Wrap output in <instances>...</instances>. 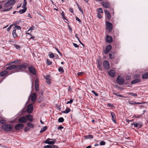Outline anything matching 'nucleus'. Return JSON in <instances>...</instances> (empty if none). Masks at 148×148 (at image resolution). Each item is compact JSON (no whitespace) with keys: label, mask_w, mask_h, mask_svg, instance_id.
I'll return each mask as SVG.
<instances>
[{"label":"nucleus","mask_w":148,"mask_h":148,"mask_svg":"<svg viewBox=\"0 0 148 148\" xmlns=\"http://www.w3.org/2000/svg\"><path fill=\"white\" fill-rule=\"evenodd\" d=\"M27 66V64L25 63L18 65H13L7 67L6 69L13 70L14 72H18L25 69Z\"/></svg>","instance_id":"nucleus-1"},{"label":"nucleus","mask_w":148,"mask_h":148,"mask_svg":"<svg viewBox=\"0 0 148 148\" xmlns=\"http://www.w3.org/2000/svg\"><path fill=\"white\" fill-rule=\"evenodd\" d=\"M16 2L15 0H8L4 5V10L2 11L3 12L8 11L12 8V5Z\"/></svg>","instance_id":"nucleus-2"},{"label":"nucleus","mask_w":148,"mask_h":148,"mask_svg":"<svg viewBox=\"0 0 148 148\" xmlns=\"http://www.w3.org/2000/svg\"><path fill=\"white\" fill-rule=\"evenodd\" d=\"M21 33V27L18 25H16L12 31V34L14 38H16Z\"/></svg>","instance_id":"nucleus-3"},{"label":"nucleus","mask_w":148,"mask_h":148,"mask_svg":"<svg viewBox=\"0 0 148 148\" xmlns=\"http://www.w3.org/2000/svg\"><path fill=\"white\" fill-rule=\"evenodd\" d=\"M2 129L6 132L10 131L12 129V126L10 124H4L1 126Z\"/></svg>","instance_id":"nucleus-4"},{"label":"nucleus","mask_w":148,"mask_h":148,"mask_svg":"<svg viewBox=\"0 0 148 148\" xmlns=\"http://www.w3.org/2000/svg\"><path fill=\"white\" fill-rule=\"evenodd\" d=\"M116 81L117 84L121 85L124 83V79L121 77L119 76L116 79Z\"/></svg>","instance_id":"nucleus-5"},{"label":"nucleus","mask_w":148,"mask_h":148,"mask_svg":"<svg viewBox=\"0 0 148 148\" xmlns=\"http://www.w3.org/2000/svg\"><path fill=\"white\" fill-rule=\"evenodd\" d=\"M106 29H108L109 31L110 32L112 29V25L110 22L107 21L106 22Z\"/></svg>","instance_id":"nucleus-6"},{"label":"nucleus","mask_w":148,"mask_h":148,"mask_svg":"<svg viewBox=\"0 0 148 148\" xmlns=\"http://www.w3.org/2000/svg\"><path fill=\"white\" fill-rule=\"evenodd\" d=\"M53 140V139L48 138L47 139L45 140V143L49 145H53L55 143V142L56 141V139H53V141H49V140Z\"/></svg>","instance_id":"nucleus-7"},{"label":"nucleus","mask_w":148,"mask_h":148,"mask_svg":"<svg viewBox=\"0 0 148 148\" xmlns=\"http://www.w3.org/2000/svg\"><path fill=\"white\" fill-rule=\"evenodd\" d=\"M33 111V106L32 104H29L27 107V111L29 113H32Z\"/></svg>","instance_id":"nucleus-8"},{"label":"nucleus","mask_w":148,"mask_h":148,"mask_svg":"<svg viewBox=\"0 0 148 148\" xmlns=\"http://www.w3.org/2000/svg\"><path fill=\"white\" fill-rule=\"evenodd\" d=\"M131 124L134 125V127H137L138 128H141L142 126V124L141 123L134 122Z\"/></svg>","instance_id":"nucleus-9"},{"label":"nucleus","mask_w":148,"mask_h":148,"mask_svg":"<svg viewBox=\"0 0 148 148\" xmlns=\"http://www.w3.org/2000/svg\"><path fill=\"white\" fill-rule=\"evenodd\" d=\"M103 65L104 68L106 69H108L109 68V62L107 60H105L103 63Z\"/></svg>","instance_id":"nucleus-10"},{"label":"nucleus","mask_w":148,"mask_h":148,"mask_svg":"<svg viewBox=\"0 0 148 148\" xmlns=\"http://www.w3.org/2000/svg\"><path fill=\"white\" fill-rule=\"evenodd\" d=\"M24 127L22 123H19L17 124L15 127V130H19L20 129H22Z\"/></svg>","instance_id":"nucleus-11"},{"label":"nucleus","mask_w":148,"mask_h":148,"mask_svg":"<svg viewBox=\"0 0 148 148\" xmlns=\"http://www.w3.org/2000/svg\"><path fill=\"white\" fill-rule=\"evenodd\" d=\"M29 71L33 75H35L36 73L35 70L33 66H29L28 67Z\"/></svg>","instance_id":"nucleus-12"},{"label":"nucleus","mask_w":148,"mask_h":148,"mask_svg":"<svg viewBox=\"0 0 148 148\" xmlns=\"http://www.w3.org/2000/svg\"><path fill=\"white\" fill-rule=\"evenodd\" d=\"M19 122L21 123H25L27 121V119L26 117L22 116L20 117L18 119Z\"/></svg>","instance_id":"nucleus-13"},{"label":"nucleus","mask_w":148,"mask_h":148,"mask_svg":"<svg viewBox=\"0 0 148 148\" xmlns=\"http://www.w3.org/2000/svg\"><path fill=\"white\" fill-rule=\"evenodd\" d=\"M39 80L36 79L35 81V89L36 91L39 90Z\"/></svg>","instance_id":"nucleus-14"},{"label":"nucleus","mask_w":148,"mask_h":148,"mask_svg":"<svg viewBox=\"0 0 148 148\" xmlns=\"http://www.w3.org/2000/svg\"><path fill=\"white\" fill-rule=\"evenodd\" d=\"M112 38L108 35H107L106 38V42L110 43L112 41Z\"/></svg>","instance_id":"nucleus-15"},{"label":"nucleus","mask_w":148,"mask_h":148,"mask_svg":"<svg viewBox=\"0 0 148 148\" xmlns=\"http://www.w3.org/2000/svg\"><path fill=\"white\" fill-rule=\"evenodd\" d=\"M102 4L104 7L106 8H109L110 7V5L107 2H102Z\"/></svg>","instance_id":"nucleus-16"},{"label":"nucleus","mask_w":148,"mask_h":148,"mask_svg":"<svg viewBox=\"0 0 148 148\" xmlns=\"http://www.w3.org/2000/svg\"><path fill=\"white\" fill-rule=\"evenodd\" d=\"M112 48V46L110 45H108L106 48L104 52L106 54H107L111 49Z\"/></svg>","instance_id":"nucleus-17"},{"label":"nucleus","mask_w":148,"mask_h":148,"mask_svg":"<svg viewBox=\"0 0 148 148\" xmlns=\"http://www.w3.org/2000/svg\"><path fill=\"white\" fill-rule=\"evenodd\" d=\"M115 73V71L113 70H110L108 72V73L109 75L112 77H114Z\"/></svg>","instance_id":"nucleus-18"},{"label":"nucleus","mask_w":148,"mask_h":148,"mask_svg":"<svg viewBox=\"0 0 148 148\" xmlns=\"http://www.w3.org/2000/svg\"><path fill=\"white\" fill-rule=\"evenodd\" d=\"M111 114L112 116V119L113 122L116 123V121H115L116 117L115 115V114L113 112H111Z\"/></svg>","instance_id":"nucleus-19"},{"label":"nucleus","mask_w":148,"mask_h":148,"mask_svg":"<svg viewBox=\"0 0 148 148\" xmlns=\"http://www.w3.org/2000/svg\"><path fill=\"white\" fill-rule=\"evenodd\" d=\"M31 100L32 101H34L36 99V95L34 93H33L31 96Z\"/></svg>","instance_id":"nucleus-20"},{"label":"nucleus","mask_w":148,"mask_h":148,"mask_svg":"<svg viewBox=\"0 0 148 148\" xmlns=\"http://www.w3.org/2000/svg\"><path fill=\"white\" fill-rule=\"evenodd\" d=\"M26 118L30 121H32L33 120V116L31 115H27L26 116Z\"/></svg>","instance_id":"nucleus-21"},{"label":"nucleus","mask_w":148,"mask_h":148,"mask_svg":"<svg viewBox=\"0 0 148 148\" xmlns=\"http://www.w3.org/2000/svg\"><path fill=\"white\" fill-rule=\"evenodd\" d=\"M8 73V72L7 71H5L1 72L0 73V76L1 77H3L5 75H6Z\"/></svg>","instance_id":"nucleus-22"},{"label":"nucleus","mask_w":148,"mask_h":148,"mask_svg":"<svg viewBox=\"0 0 148 148\" xmlns=\"http://www.w3.org/2000/svg\"><path fill=\"white\" fill-rule=\"evenodd\" d=\"M104 12L105 14L106 15L108 19H109L110 18H111V16L109 12L106 10H105L104 11Z\"/></svg>","instance_id":"nucleus-23"},{"label":"nucleus","mask_w":148,"mask_h":148,"mask_svg":"<svg viewBox=\"0 0 148 148\" xmlns=\"http://www.w3.org/2000/svg\"><path fill=\"white\" fill-rule=\"evenodd\" d=\"M71 110L68 108H66L65 110L62 111V113L64 114H67L70 112Z\"/></svg>","instance_id":"nucleus-24"},{"label":"nucleus","mask_w":148,"mask_h":148,"mask_svg":"<svg viewBox=\"0 0 148 148\" xmlns=\"http://www.w3.org/2000/svg\"><path fill=\"white\" fill-rule=\"evenodd\" d=\"M140 80L139 79H136L134 80L133 81H132L131 84H134L136 83L139 82H140Z\"/></svg>","instance_id":"nucleus-25"},{"label":"nucleus","mask_w":148,"mask_h":148,"mask_svg":"<svg viewBox=\"0 0 148 148\" xmlns=\"http://www.w3.org/2000/svg\"><path fill=\"white\" fill-rule=\"evenodd\" d=\"M5 121L6 120L4 118L0 117V123L3 124L4 123Z\"/></svg>","instance_id":"nucleus-26"},{"label":"nucleus","mask_w":148,"mask_h":148,"mask_svg":"<svg viewBox=\"0 0 148 148\" xmlns=\"http://www.w3.org/2000/svg\"><path fill=\"white\" fill-rule=\"evenodd\" d=\"M142 78L144 79L148 78V73L144 74L142 75Z\"/></svg>","instance_id":"nucleus-27"},{"label":"nucleus","mask_w":148,"mask_h":148,"mask_svg":"<svg viewBox=\"0 0 148 148\" xmlns=\"http://www.w3.org/2000/svg\"><path fill=\"white\" fill-rule=\"evenodd\" d=\"M26 8H24V9L20 10L19 11L17 12H19L21 14H22L24 13L26 11Z\"/></svg>","instance_id":"nucleus-28"},{"label":"nucleus","mask_w":148,"mask_h":148,"mask_svg":"<svg viewBox=\"0 0 148 148\" xmlns=\"http://www.w3.org/2000/svg\"><path fill=\"white\" fill-rule=\"evenodd\" d=\"M47 127L45 126L44 127L41 128V130L40 131V133H42V132H44V131H45V130H47Z\"/></svg>","instance_id":"nucleus-29"},{"label":"nucleus","mask_w":148,"mask_h":148,"mask_svg":"<svg viewBox=\"0 0 148 148\" xmlns=\"http://www.w3.org/2000/svg\"><path fill=\"white\" fill-rule=\"evenodd\" d=\"M27 4V2L26 0H23V3L22 5V7L23 8H26V5Z\"/></svg>","instance_id":"nucleus-30"},{"label":"nucleus","mask_w":148,"mask_h":148,"mask_svg":"<svg viewBox=\"0 0 148 148\" xmlns=\"http://www.w3.org/2000/svg\"><path fill=\"white\" fill-rule=\"evenodd\" d=\"M27 125L30 128H33L34 127V125H33L30 123H27Z\"/></svg>","instance_id":"nucleus-31"},{"label":"nucleus","mask_w":148,"mask_h":148,"mask_svg":"<svg viewBox=\"0 0 148 148\" xmlns=\"http://www.w3.org/2000/svg\"><path fill=\"white\" fill-rule=\"evenodd\" d=\"M85 137L87 139L92 138H93L92 136L91 135H88L85 136Z\"/></svg>","instance_id":"nucleus-32"},{"label":"nucleus","mask_w":148,"mask_h":148,"mask_svg":"<svg viewBox=\"0 0 148 148\" xmlns=\"http://www.w3.org/2000/svg\"><path fill=\"white\" fill-rule=\"evenodd\" d=\"M64 119L62 117H60L58 119V121L59 122L62 123L64 121Z\"/></svg>","instance_id":"nucleus-33"},{"label":"nucleus","mask_w":148,"mask_h":148,"mask_svg":"<svg viewBox=\"0 0 148 148\" xmlns=\"http://www.w3.org/2000/svg\"><path fill=\"white\" fill-rule=\"evenodd\" d=\"M58 71L59 72H61L62 73H63L64 71L63 68L62 67H60L58 69Z\"/></svg>","instance_id":"nucleus-34"},{"label":"nucleus","mask_w":148,"mask_h":148,"mask_svg":"<svg viewBox=\"0 0 148 148\" xmlns=\"http://www.w3.org/2000/svg\"><path fill=\"white\" fill-rule=\"evenodd\" d=\"M77 6H78V8L79 10V11L83 14V10L81 9V6L79 5L78 4L77 5Z\"/></svg>","instance_id":"nucleus-35"},{"label":"nucleus","mask_w":148,"mask_h":148,"mask_svg":"<svg viewBox=\"0 0 148 148\" xmlns=\"http://www.w3.org/2000/svg\"><path fill=\"white\" fill-rule=\"evenodd\" d=\"M105 142L103 141H101L100 143V145H105Z\"/></svg>","instance_id":"nucleus-36"},{"label":"nucleus","mask_w":148,"mask_h":148,"mask_svg":"<svg viewBox=\"0 0 148 148\" xmlns=\"http://www.w3.org/2000/svg\"><path fill=\"white\" fill-rule=\"evenodd\" d=\"M129 95H131L133 96L136 97L137 96V94L136 93H129Z\"/></svg>","instance_id":"nucleus-37"},{"label":"nucleus","mask_w":148,"mask_h":148,"mask_svg":"<svg viewBox=\"0 0 148 148\" xmlns=\"http://www.w3.org/2000/svg\"><path fill=\"white\" fill-rule=\"evenodd\" d=\"M98 12L99 13H103V11L102 9L101 8H99L98 9Z\"/></svg>","instance_id":"nucleus-38"},{"label":"nucleus","mask_w":148,"mask_h":148,"mask_svg":"<svg viewBox=\"0 0 148 148\" xmlns=\"http://www.w3.org/2000/svg\"><path fill=\"white\" fill-rule=\"evenodd\" d=\"M47 64L49 65H50L51 64V62L49 60L47 59Z\"/></svg>","instance_id":"nucleus-39"},{"label":"nucleus","mask_w":148,"mask_h":148,"mask_svg":"<svg viewBox=\"0 0 148 148\" xmlns=\"http://www.w3.org/2000/svg\"><path fill=\"white\" fill-rule=\"evenodd\" d=\"M129 103L132 105H135V101H129L128 102Z\"/></svg>","instance_id":"nucleus-40"},{"label":"nucleus","mask_w":148,"mask_h":148,"mask_svg":"<svg viewBox=\"0 0 148 148\" xmlns=\"http://www.w3.org/2000/svg\"><path fill=\"white\" fill-rule=\"evenodd\" d=\"M35 28V27H34V26H32L31 27L28 29V31H29V30H34V29Z\"/></svg>","instance_id":"nucleus-41"},{"label":"nucleus","mask_w":148,"mask_h":148,"mask_svg":"<svg viewBox=\"0 0 148 148\" xmlns=\"http://www.w3.org/2000/svg\"><path fill=\"white\" fill-rule=\"evenodd\" d=\"M13 26V25H11L7 29V30L9 32L10 29Z\"/></svg>","instance_id":"nucleus-42"},{"label":"nucleus","mask_w":148,"mask_h":148,"mask_svg":"<svg viewBox=\"0 0 148 148\" xmlns=\"http://www.w3.org/2000/svg\"><path fill=\"white\" fill-rule=\"evenodd\" d=\"M44 148H52V146L49 145H47L45 146L44 147Z\"/></svg>","instance_id":"nucleus-43"},{"label":"nucleus","mask_w":148,"mask_h":148,"mask_svg":"<svg viewBox=\"0 0 148 148\" xmlns=\"http://www.w3.org/2000/svg\"><path fill=\"white\" fill-rule=\"evenodd\" d=\"M97 63L98 64L97 65H101L102 64V62L100 60H97Z\"/></svg>","instance_id":"nucleus-44"},{"label":"nucleus","mask_w":148,"mask_h":148,"mask_svg":"<svg viewBox=\"0 0 148 148\" xmlns=\"http://www.w3.org/2000/svg\"><path fill=\"white\" fill-rule=\"evenodd\" d=\"M73 102V100L72 99H71L69 101H68L66 103V104H68L69 103H72Z\"/></svg>","instance_id":"nucleus-45"},{"label":"nucleus","mask_w":148,"mask_h":148,"mask_svg":"<svg viewBox=\"0 0 148 148\" xmlns=\"http://www.w3.org/2000/svg\"><path fill=\"white\" fill-rule=\"evenodd\" d=\"M84 73L83 72H79L78 73V75L79 76H81L83 74H84Z\"/></svg>","instance_id":"nucleus-46"},{"label":"nucleus","mask_w":148,"mask_h":148,"mask_svg":"<svg viewBox=\"0 0 148 148\" xmlns=\"http://www.w3.org/2000/svg\"><path fill=\"white\" fill-rule=\"evenodd\" d=\"M30 129L29 128L27 127H25V132H27Z\"/></svg>","instance_id":"nucleus-47"},{"label":"nucleus","mask_w":148,"mask_h":148,"mask_svg":"<svg viewBox=\"0 0 148 148\" xmlns=\"http://www.w3.org/2000/svg\"><path fill=\"white\" fill-rule=\"evenodd\" d=\"M49 78L50 76L49 75H47L45 77V78L46 79V80L49 79Z\"/></svg>","instance_id":"nucleus-48"},{"label":"nucleus","mask_w":148,"mask_h":148,"mask_svg":"<svg viewBox=\"0 0 148 148\" xmlns=\"http://www.w3.org/2000/svg\"><path fill=\"white\" fill-rule=\"evenodd\" d=\"M49 57L51 58H53L54 57V55L53 53H51L49 54Z\"/></svg>","instance_id":"nucleus-49"},{"label":"nucleus","mask_w":148,"mask_h":148,"mask_svg":"<svg viewBox=\"0 0 148 148\" xmlns=\"http://www.w3.org/2000/svg\"><path fill=\"white\" fill-rule=\"evenodd\" d=\"M76 20L77 21H78L79 23H81V20L77 17H76Z\"/></svg>","instance_id":"nucleus-50"},{"label":"nucleus","mask_w":148,"mask_h":148,"mask_svg":"<svg viewBox=\"0 0 148 148\" xmlns=\"http://www.w3.org/2000/svg\"><path fill=\"white\" fill-rule=\"evenodd\" d=\"M109 56L110 58V59H113L114 58V57L113 56H112V54L110 53H109Z\"/></svg>","instance_id":"nucleus-51"},{"label":"nucleus","mask_w":148,"mask_h":148,"mask_svg":"<svg viewBox=\"0 0 148 148\" xmlns=\"http://www.w3.org/2000/svg\"><path fill=\"white\" fill-rule=\"evenodd\" d=\"M46 82L48 84H50L51 83L50 79L46 80Z\"/></svg>","instance_id":"nucleus-52"},{"label":"nucleus","mask_w":148,"mask_h":148,"mask_svg":"<svg viewBox=\"0 0 148 148\" xmlns=\"http://www.w3.org/2000/svg\"><path fill=\"white\" fill-rule=\"evenodd\" d=\"M73 46L75 47H77L78 48L79 47V46L77 45L75 43H73Z\"/></svg>","instance_id":"nucleus-53"},{"label":"nucleus","mask_w":148,"mask_h":148,"mask_svg":"<svg viewBox=\"0 0 148 148\" xmlns=\"http://www.w3.org/2000/svg\"><path fill=\"white\" fill-rule=\"evenodd\" d=\"M64 127L62 126H60L58 127V130H60L63 129Z\"/></svg>","instance_id":"nucleus-54"},{"label":"nucleus","mask_w":148,"mask_h":148,"mask_svg":"<svg viewBox=\"0 0 148 148\" xmlns=\"http://www.w3.org/2000/svg\"><path fill=\"white\" fill-rule=\"evenodd\" d=\"M15 46L17 49H18L20 48V46L18 45H15Z\"/></svg>","instance_id":"nucleus-55"},{"label":"nucleus","mask_w":148,"mask_h":148,"mask_svg":"<svg viewBox=\"0 0 148 148\" xmlns=\"http://www.w3.org/2000/svg\"><path fill=\"white\" fill-rule=\"evenodd\" d=\"M97 16H98V17L99 18H102V16L101 15V14H100L99 13H98V14H97Z\"/></svg>","instance_id":"nucleus-56"},{"label":"nucleus","mask_w":148,"mask_h":148,"mask_svg":"<svg viewBox=\"0 0 148 148\" xmlns=\"http://www.w3.org/2000/svg\"><path fill=\"white\" fill-rule=\"evenodd\" d=\"M61 15H62V17H63V18H64V17H65V16H64V12H62V13H61Z\"/></svg>","instance_id":"nucleus-57"},{"label":"nucleus","mask_w":148,"mask_h":148,"mask_svg":"<svg viewBox=\"0 0 148 148\" xmlns=\"http://www.w3.org/2000/svg\"><path fill=\"white\" fill-rule=\"evenodd\" d=\"M52 148H58V147L55 145H53L52 147Z\"/></svg>","instance_id":"nucleus-58"},{"label":"nucleus","mask_w":148,"mask_h":148,"mask_svg":"<svg viewBox=\"0 0 148 148\" xmlns=\"http://www.w3.org/2000/svg\"><path fill=\"white\" fill-rule=\"evenodd\" d=\"M1 148H8L7 146H4V145H2L1 146Z\"/></svg>","instance_id":"nucleus-59"},{"label":"nucleus","mask_w":148,"mask_h":148,"mask_svg":"<svg viewBox=\"0 0 148 148\" xmlns=\"http://www.w3.org/2000/svg\"><path fill=\"white\" fill-rule=\"evenodd\" d=\"M56 50L60 54V55H61V53H60V52L58 50V49L57 48H56Z\"/></svg>","instance_id":"nucleus-60"},{"label":"nucleus","mask_w":148,"mask_h":148,"mask_svg":"<svg viewBox=\"0 0 148 148\" xmlns=\"http://www.w3.org/2000/svg\"><path fill=\"white\" fill-rule=\"evenodd\" d=\"M69 10L70 11L71 13H73V10L72 8H70L69 9Z\"/></svg>","instance_id":"nucleus-61"},{"label":"nucleus","mask_w":148,"mask_h":148,"mask_svg":"<svg viewBox=\"0 0 148 148\" xmlns=\"http://www.w3.org/2000/svg\"><path fill=\"white\" fill-rule=\"evenodd\" d=\"M35 37L34 36H32L30 38V39H32L33 40H34L35 39Z\"/></svg>","instance_id":"nucleus-62"},{"label":"nucleus","mask_w":148,"mask_h":148,"mask_svg":"<svg viewBox=\"0 0 148 148\" xmlns=\"http://www.w3.org/2000/svg\"><path fill=\"white\" fill-rule=\"evenodd\" d=\"M97 67H98L99 69H100L101 70V65H97Z\"/></svg>","instance_id":"nucleus-63"},{"label":"nucleus","mask_w":148,"mask_h":148,"mask_svg":"<svg viewBox=\"0 0 148 148\" xmlns=\"http://www.w3.org/2000/svg\"><path fill=\"white\" fill-rule=\"evenodd\" d=\"M78 40L79 41V42L82 45H83V44L81 42V41L79 39V38H78Z\"/></svg>","instance_id":"nucleus-64"}]
</instances>
